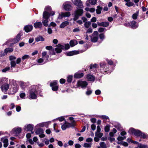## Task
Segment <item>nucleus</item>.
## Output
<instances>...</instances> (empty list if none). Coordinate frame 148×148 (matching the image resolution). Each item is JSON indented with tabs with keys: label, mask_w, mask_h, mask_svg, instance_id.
I'll list each match as a JSON object with an SVG mask.
<instances>
[{
	"label": "nucleus",
	"mask_w": 148,
	"mask_h": 148,
	"mask_svg": "<svg viewBox=\"0 0 148 148\" xmlns=\"http://www.w3.org/2000/svg\"><path fill=\"white\" fill-rule=\"evenodd\" d=\"M45 10L43 14V19L42 20V23L43 25L47 27L48 26V18L51 15L53 16L55 14V12L54 11H52L50 14L49 12L51 10L50 7L48 6L45 8Z\"/></svg>",
	"instance_id": "1"
},
{
	"label": "nucleus",
	"mask_w": 148,
	"mask_h": 148,
	"mask_svg": "<svg viewBox=\"0 0 148 148\" xmlns=\"http://www.w3.org/2000/svg\"><path fill=\"white\" fill-rule=\"evenodd\" d=\"M40 92L38 86L34 85L31 86L29 91V99H36L37 98V95Z\"/></svg>",
	"instance_id": "2"
},
{
	"label": "nucleus",
	"mask_w": 148,
	"mask_h": 148,
	"mask_svg": "<svg viewBox=\"0 0 148 148\" xmlns=\"http://www.w3.org/2000/svg\"><path fill=\"white\" fill-rule=\"evenodd\" d=\"M128 132L130 134H134L136 136L139 137L140 138H145L147 137V135L145 134L142 133L139 130H136L133 128H131L129 130Z\"/></svg>",
	"instance_id": "3"
},
{
	"label": "nucleus",
	"mask_w": 148,
	"mask_h": 148,
	"mask_svg": "<svg viewBox=\"0 0 148 148\" xmlns=\"http://www.w3.org/2000/svg\"><path fill=\"white\" fill-rule=\"evenodd\" d=\"M100 65L101 69L102 71H104L105 72H107V73H110V72L108 71V69L109 68V66L106 64L104 62H101L100 63Z\"/></svg>",
	"instance_id": "4"
},
{
	"label": "nucleus",
	"mask_w": 148,
	"mask_h": 148,
	"mask_svg": "<svg viewBox=\"0 0 148 148\" xmlns=\"http://www.w3.org/2000/svg\"><path fill=\"white\" fill-rule=\"evenodd\" d=\"M83 10L82 9H77L75 10V16L73 18L74 21L76 20L79 16L82 15L83 13Z\"/></svg>",
	"instance_id": "5"
},
{
	"label": "nucleus",
	"mask_w": 148,
	"mask_h": 148,
	"mask_svg": "<svg viewBox=\"0 0 148 148\" xmlns=\"http://www.w3.org/2000/svg\"><path fill=\"white\" fill-rule=\"evenodd\" d=\"M72 3L75 5L78 6L77 8H79L82 9L83 8L84 6L82 4V2L80 0H71Z\"/></svg>",
	"instance_id": "6"
},
{
	"label": "nucleus",
	"mask_w": 148,
	"mask_h": 148,
	"mask_svg": "<svg viewBox=\"0 0 148 148\" xmlns=\"http://www.w3.org/2000/svg\"><path fill=\"white\" fill-rule=\"evenodd\" d=\"M9 88V85L8 83L4 84L1 87L2 91L5 94L7 93V91Z\"/></svg>",
	"instance_id": "7"
},
{
	"label": "nucleus",
	"mask_w": 148,
	"mask_h": 148,
	"mask_svg": "<svg viewBox=\"0 0 148 148\" xmlns=\"http://www.w3.org/2000/svg\"><path fill=\"white\" fill-rule=\"evenodd\" d=\"M88 84L87 82L85 81H79L77 83L78 86L81 87L82 88H85Z\"/></svg>",
	"instance_id": "8"
},
{
	"label": "nucleus",
	"mask_w": 148,
	"mask_h": 148,
	"mask_svg": "<svg viewBox=\"0 0 148 148\" xmlns=\"http://www.w3.org/2000/svg\"><path fill=\"white\" fill-rule=\"evenodd\" d=\"M71 15L70 12H62L61 14H60L58 16V18L59 19H61L63 17H69Z\"/></svg>",
	"instance_id": "9"
},
{
	"label": "nucleus",
	"mask_w": 148,
	"mask_h": 148,
	"mask_svg": "<svg viewBox=\"0 0 148 148\" xmlns=\"http://www.w3.org/2000/svg\"><path fill=\"white\" fill-rule=\"evenodd\" d=\"M57 82H58L57 81L55 80L51 83L50 85L52 87V89L53 90L55 91L58 89V86L56 85Z\"/></svg>",
	"instance_id": "10"
},
{
	"label": "nucleus",
	"mask_w": 148,
	"mask_h": 148,
	"mask_svg": "<svg viewBox=\"0 0 148 148\" xmlns=\"http://www.w3.org/2000/svg\"><path fill=\"white\" fill-rule=\"evenodd\" d=\"M19 88V87L17 85H14L12 88L10 89V92L9 94H13L16 93Z\"/></svg>",
	"instance_id": "11"
},
{
	"label": "nucleus",
	"mask_w": 148,
	"mask_h": 148,
	"mask_svg": "<svg viewBox=\"0 0 148 148\" xmlns=\"http://www.w3.org/2000/svg\"><path fill=\"white\" fill-rule=\"evenodd\" d=\"M63 6L64 9L66 11L71 10L72 8L71 5L67 2L64 3L63 4Z\"/></svg>",
	"instance_id": "12"
},
{
	"label": "nucleus",
	"mask_w": 148,
	"mask_h": 148,
	"mask_svg": "<svg viewBox=\"0 0 148 148\" xmlns=\"http://www.w3.org/2000/svg\"><path fill=\"white\" fill-rule=\"evenodd\" d=\"M1 141L3 143V146L4 147H6L8 145V140L6 137L1 138Z\"/></svg>",
	"instance_id": "13"
},
{
	"label": "nucleus",
	"mask_w": 148,
	"mask_h": 148,
	"mask_svg": "<svg viewBox=\"0 0 148 148\" xmlns=\"http://www.w3.org/2000/svg\"><path fill=\"white\" fill-rule=\"evenodd\" d=\"M22 131V129L20 127L14 128L11 131V132H14V134L16 136H18L19 134Z\"/></svg>",
	"instance_id": "14"
},
{
	"label": "nucleus",
	"mask_w": 148,
	"mask_h": 148,
	"mask_svg": "<svg viewBox=\"0 0 148 148\" xmlns=\"http://www.w3.org/2000/svg\"><path fill=\"white\" fill-rule=\"evenodd\" d=\"M34 125L32 124H29L25 126V130L27 131H32L33 129Z\"/></svg>",
	"instance_id": "15"
},
{
	"label": "nucleus",
	"mask_w": 148,
	"mask_h": 148,
	"mask_svg": "<svg viewBox=\"0 0 148 148\" xmlns=\"http://www.w3.org/2000/svg\"><path fill=\"white\" fill-rule=\"evenodd\" d=\"M62 45L60 44H58L56 46V47L55 48V51L57 53H59L62 52Z\"/></svg>",
	"instance_id": "16"
},
{
	"label": "nucleus",
	"mask_w": 148,
	"mask_h": 148,
	"mask_svg": "<svg viewBox=\"0 0 148 148\" xmlns=\"http://www.w3.org/2000/svg\"><path fill=\"white\" fill-rule=\"evenodd\" d=\"M21 33H18L16 36V37L12 40V42L14 43H16L18 42L21 39Z\"/></svg>",
	"instance_id": "17"
},
{
	"label": "nucleus",
	"mask_w": 148,
	"mask_h": 148,
	"mask_svg": "<svg viewBox=\"0 0 148 148\" xmlns=\"http://www.w3.org/2000/svg\"><path fill=\"white\" fill-rule=\"evenodd\" d=\"M79 52L78 51H71L69 52L66 53V54L68 56H71L79 54Z\"/></svg>",
	"instance_id": "18"
},
{
	"label": "nucleus",
	"mask_w": 148,
	"mask_h": 148,
	"mask_svg": "<svg viewBox=\"0 0 148 148\" xmlns=\"http://www.w3.org/2000/svg\"><path fill=\"white\" fill-rule=\"evenodd\" d=\"M130 27L133 29H135L137 28L138 26V24H136V22L133 21L130 22Z\"/></svg>",
	"instance_id": "19"
},
{
	"label": "nucleus",
	"mask_w": 148,
	"mask_h": 148,
	"mask_svg": "<svg viewBox=\"0 0 148 148\" xmlns=\"http://www.w3.org/2000/svg\"><path fill=\"white\" fill-rule=\"evenodd\" d=\"M33 26L31 25H28L24 27V29L26 32H28L32 31L33 29Z\"/></svg>",
	"instance_id": "20"
},
{
	"label": "nucleus",
	"mask_w": 148,
	"mask_h": 148,
	"mask_svg": "<svg viewBox=\"0 0 148 148\" xmlns=\"http://www.w3.org/2000/svg\"><path fill=\"white\" fill-rule=\"evenodd\" d=\"M97 0H88L86 1V4L87 6H89L90 5V4L88 3H89L91 5H95L97 3Z\"/></svg>",
	"instance_id": "21"
},
{
	"label": "nucleus",
	"mask_w": 148,
	"mask_h": 148,
	"mask_svg": "<svg viewBox=\"0 0 148 148\" xmlns=\"http://www.w3.org/2000/svg\"><path fill=\"white\" fill-rule=\"evenodd\" d=\"M70 125V123H66L62 126L61 128L63 130H65L67 128L71 127Z\"/></svg>",
	"instance_id": "22"
},
{
	"label": "nucleus",
	"mask_w": 148,
	"mask_h": 148,
	"mask_svg": "<svg viewBox=\"0 0 148 148\" xmlns=\"http://www.w3.org/2000/svg\"><path fill=\"white\" fill-rule=\"evenodd\" d=\"M86 79L89 81L93 82L95 79V77L92 75L88 74L86 76Z\"/></svg>",
	"instance_id": "23"
},
{
	"label": "nucleus",
	"mask_w": 148,
	"mask_h": 148,
	"mask_svg": "<svg viewBox=\"0 0 148 148\" xmlns=\"http://www.w3.org/2000/svg\"><path fill=\"white\" fill-rule=\"evenodd\" d=\"M13 51V49L12 48H7L5 49L4 50L3 53L1 56H4L6 55L8 52H11Z\"/></svg>",
	"instance_id": "24"
},
{
	"label": "nucleus",
	"mask_w": 148,
	"mask_h": 148,
	"mask_svg": "<svg viewBox=\"0 0 148 148\" xmlns=\"http://www.w3.org/2000/svg\"><path fill=\"white\" fill-rule=\"evenodd\" d=\"M97 23L99 26H102L105 27H107L109 25V23L108 22H103L101 23L98 22Z\"/></svg>",
	"instance_id": "25"
},
{
	"label": "nucleus",
	"mask_w": 148,
	"mask_h": 148,
	"mask_svg": "<svg viewBox=\"0 0 148 148\" xmlns=\"http://www.w3.org/2000/svg\"><path fill=\"white\" fill-rule=\"evenodd\" d=\"M69 120L71 121V123H70L71 124V127H74L75 125V122L74 120V118L73 117H70L69 118Z\"/></svg>",
	"instance_id": "26"
},
{
	"label": "nucleus",
	"mask_w": 148,
	"mask_h": 148,
	"mask_svg": "<svg viewBox=\"0 0 148 148\" xmlns=\"http://www.w3.org/2000/svg\"><path fill=\"white\" fill-rule=\"evenodd\" d=\"M34 26L36 28H41L42 27V25L41 22H36L34 23Z\"/></svg>",
	"instance_id": "27"
},
{
	"label": "nucleus",
	"mask_w": 148,
	"mask_h": 148,
	"mask_svg": "<svg viewBox=\"0 0 148 148\" xmlns=\"http://www.w3.org/2000/svg\"><path fill=\"white\" fill-rule=\"evenodd\" d=\"M69 24V22L66 21L63 22L60 25V27L62 28H64L65 26L68 25Z\"/></svg>",
	"instance_id": "28"
},
{
	"label": "nucleus",
	"mask_w": 148,
	"mask_h": 148,
	"mask_svg": "<svg viewBox=\"0 0 148 148\" xmlns=\"http://www.w3.org/2000/svg\"><path fill=\"white\" fill-rule=\"evenodd\" d=\"M84 74L82 73H76L75 74L74 77L75 78H80L83 77Z\"/></svg>",
	"instance_id": "29"
},
{
	"label": "nucleus",
	"mask_w": 148,
	"mask_h": 148,
	"mask_svg": "<svg viewBox=\"0 0 148 148\" xmlns=\"http://www.w3.org/2000/svg\"><path fill=\"white\" fill-rule=\"evenodd\" d=\"M37 62L38 63L37 64V65H42L44 64L45 63L44 62V60L42 58H40L37 60Z\"/></svg>",
	"instance_id": "30"
},
{
	"label": "nucleus",
	"mask_w": 148,
	"mask_h": 148,
	"mask_svg": "<svg viewBox=\"0 0 148 148\" xmlns=\"http://www.w3.org/2000/svg\"><path fill=\"white\" fill-rule=\"evenodd\" d=\"M77 43V41L75 40H72L70 41V44L71 47H73Z\"/></svg>",
	"instance_id": "31"
},
{
	"label": "nucleus",
	"mask_w": 148,
	"mask_h": 148,
	"mask_svg": "<svg viewBox=\"0 0 148 148\" xmlns=\"http://www.w3.org/2000/svg\"><path fill=\"white\" fill-rule=\"evenodd\" d=\"M35 40L37 42H38L40 41H43L44 40V39L43 37L41 36H38L36 38Z\"/></svg>",
	"instance_id": "32"
},
{
	"label": "nucleus",
	"mask_w": 148,
	"mask_h": 148,
	"mask_svg": "<svg viewBox=\"0 0 148 148\" xmlns=\"http://www.w3.org/2000/svg\"><path fill=\"white\" fill-rule=\"evenodd\" d=\"M98 38V36H92L91 37V41L93 42H97Z\"/></svg>",
	"instance_id": "33"
},
{
	"label": "nucleus",
	"mask_w": 148,
	"mask_h": 148,
	"mask_svg": "<svg viewBox=\"0 0 148 148\" xmlns=\"http://www.w3.org/2000/svg\"><path fill=\"white\" fill-rule=\"evenodd\" d=\"M46 123L45 122H43L39 123L36 125L35 127L36 128H38L43 127L45 125Z\"/></svg>",
	"instance_id": "34"
},
{
	"label": "nucleus",
	"mask_w": 148,
	"mask_h": 148,
	"mask_svg": "<svg viewBox=\"0 0 148 148\" xmlns=\"http://www.w3.org/2000/svg\"><path fill=\"white\" fill-rule=\"evenodd\" d=\"M35 133L36 134H40L42 133H44L42 129H38L36 130Z\"/></svg>",
	"instance_id": "35"
},
{
	"label": "nucleus",
	"mask_w": 148,
	"mask_h": 148,
	"mask_svg": "<svg viewBox=\"0 0 148 148\" xmlns=\"http://www.w3.org/2000/svg\"><path fill=\"white\" fill-rule=\"evenodd\" d=\"M92 143H84V147L86 148H90L91 147Z\"/></svg>",
	"instance_id": "36"
},
{
	"label": "nucleus",
	"mask_w": 148,
	"mask_h": 148,
	"mask_svg": "<svg viewBox=\"0 0 148 148\" xmlns=\"http://www.w3.org/2000/svg\"><path fill=\"white\" fill-rule=\"evenodd\" d=\"M62 49L63 50H67L69 49L70 48V46L69 44H64L63 45H62Z\"/></svg>",
	"instance_id": "37"
},
{
	"label": "nucleus",
	"mask_w": 148,
	"mask_h": 148,
	"mask_svg": "<svg viewBox=\"0 0 148 148\" xmlns=\"http://www.w3.org/2000/svg\"><path fill=\"white\" fill-rule=\"evenodd\" d=\"M91 22L90 21L86 22L84 24L85 27L86 28H88L91 25Z\"/></svg>",
	"instance_id": "38"
},
{
	"label": "nucleus",
	"mask_w": 148,
	"mask_h": 148,
	"mask_svg": "<svg viewBox=\"0 0 148 148\" xmlns=\"http://www.w3.org/2000/svg\"><path fill=\"white\" fill-rule=\"evenodd\" d=\"M138 147L139 148H146L147 147V145H143L141 143L139 144L138 145Z\"/></svg>",
	"instance_id": "39"
},
{
	"label": "nucleus",
	"mask_w": 148,
	"mask_h": 148,
	"mask_svg": "<svg viewBox=\"0 0 148 148\" xmlns=\"http://www.w3.org/2000/svg\"><path fill=\"white\" fill-rule=\"evenodd\" d=\"M95 136L99 138H101L103 136V133H95Z\"/></svg>",
	"instance_id": "40"
},
{
	"label": "nucleus",
	"mask_w": 148,
	"mask_h": 148,
	"mask_svg": "<svg viewBox=\"0 0 148 148\" xmlns=\"http://www.w3.org/2000/svg\"><path fill=\"white\" fill-rule=\"evenodd\" d=\"M49 58V56L47 55L46 56H45L44 57H42V58L43 59V60H44V62L46 63L48 61V60Z\"/></svg>",
	"instance_id": "41"
},
{
	"label": "nucleus",
	"mask_w": 148,
	"mask_h": 148,
	"mask_svg": "<svg viewBox=\"0 0 148 148\" xmlns=\"http://www.w3.org/2000/svg\"><path fill=\"white\" fill-rule=\"evenodd\" d=\"M102 9V8L100 6H98L97 8V9L96 10V12L97 14H100L101 13V10Z\"/></svg>",
	"instance_id": "42"
},
{
	"label": "nucleus",
	"mask_w": 148,
	"mask_h": 148,
	"mask_svg": "<svg viewBox=\"0 0 148 148\" xmlns=\"http://www.w3.org/2000/svg\"><path fill=\"white\" fill-rule=\"evenodd\" d=\"M20 97L22 99H25V98L26 95L24 92H21L19 95Z\"/></svg>",
	"instance_id": "43"
},
{
	"label": "nucleus",
	"mask_w": 148,
	"mask_h": 148,
	"mask_svg": "<svg viewBox=\"0 0 148 148\" xmlns=\"http://www.w3.org/2000/svg\"><path fill=\"white\" fill-rule=\"evenodd\" d=\"M8 81V79L5 77H3L1 79V82L4 83L7 82Z\"/></svg>",
	"instance_id": "44"
},
{
	"label": "nucleus",
	"mask_w": 148,
	"mask_h": 148,
	"mask_svg": "<svg viewBox=\"0 0 148 148\" xmlns=\"http://www.w3.org/2000/svg\"><path fill=\"white\" fill-rule=\"evenodd\" d=\"M100 145L102 148H106V146L103 142H101L100 143Z\"/></svg>",
	"instance_id": "45"
},
{
	"label": "nucleus",
	"mask_w": 148,
	"mask_h": 148,
	"mask_svg": "<svg viewBox=\"0 0 148 148\" xmlns=\"http://www.w3.org/2000/svg\"><path fill=\"white\" fill-rule=\"evenodd\" d=\"M72 78H73V76L72 75H69L67 77V82H71L72 80Z\"/></svg>",
	"instance_id": "46"
},
{
	"label": "nucleus",
	"mask_w": 148,
	"mask_h": 148,
	"mask_svg": "<svg viewBox=\"0 0 148 148\" xmlns=\"http://www.w3.org/2000/svg\"><path fill=\"white\" fill-rule=\"evenodd\" d=\"M9 60L11 61H14L16 59V58L14 56H9Z\"/></svg>",
	"instance_id": "47"
},
{
	"label": "nucleus",
	"mask_w": 148,
	"mask_h": 148,
	"mask_svg": "<svg viewBox=\"0 0 148 148\" xmlns=\"http://www.w3.org/2000/svg\"><path fill=\"white\" fill-rule=\"evenodd\" d=\"M125 5L129 7L133 6L134 5V4L133 3L129 1V2H127Z\"/></svg>",
	"instance_id": "48"
},
{
	"label": "nucleus",
	"mask_w": 148,
	"mask_h": 148,
	"mask_svg": "<svg viewBox=\"0 0 148 148\" xmlns=\"http://www.w3.org/2000/svg\"><path fill=\"white\" fill-rule=\"evenodd\" d=\"M10 64L11 68L14 67L16 65L15 61H11Z\"/></svg>",
	"instance_id": "49"
},
{
	"label": "nucleus",
	"mask_w": 148,
	"mask_h": 148,
	"mask_svg": "<svg viewBox=\"0 0 148 148\" xmlns=\"http://www.w3.org/2000/svg\"><path fill=\"white\" fill-rule=\"evenodd\" d=\"M105 131L106 132H108L110 130V126L108 125H106L105 127Z\"/></svg>",
	"instance_id": "50"
},
{
	"label": "nucleus",
	"mask_w": 148,
	"mask_h": 148,
	"mask_svg": "<svg viewBox=\"0 0 148 148\" xmlns=\"http://www.w3.org/2000/svg\"><path fill=\"white\" fill-rule=\"evenodd\" d=\"M97 66V64H91L90 66V69H92L94 68H96Z\"/></svg>",
	"instance_id": "51"
},
{
	"label": "nucleus",
	"mask_w": 148,
	"mask_h": 148,
	"mask_svg": "<svg viewBox=\"0 0 148 148\" xmlns=\"http://www.w3.org/2000/svg\"><path fill=\"white\" fill-rule=\"evenodd\" d=\"M106 29L102 27H100L98 31L99 32H102L105 30H106Z\"/></svg>",
	"instance_id": "52"
},
{
	"label": "nucleus",
	"mask_w": 148,
	"mask_h": 148,
	"mask_svg": "<svg viewBox=\"0 0 148 148\" xmlns=\"http://www.w3.org/2000/svg\"><path fill=\"white\" fill-rule=\"evenodd\" d=\"M10 69V68L9 67H6L5 68L3 69L2 70V72L3 73H5L7 71L9 70Z\"/></svg>",
	"instance_id": "53"
},
{
	"label": "nucleus",
	"mask_w": 148,
	"mask_h": 148,
	"mask_svg": "<svg viewBox=\"0 0 148 148\" xmlns=\"http://www.w3.org/2000/svg\"><path fill=\"white\" fill-rule=\"evenodd\" d=\"M21 87L22 88H24L25 87V84L24 82H21L20 84Z\"/></svg>",
	"instance_id": "54"
},
{
	"label": "nucleus",
	"mask_w": 148,
	"mask_h": 148,
	"mask_svg": "<svg viewBox=\"0 0 148 148\" xmlns=\"http://www.w3.org/2000/svg\"><path fill=\"white\" fill-rule=\"evenodd\" d=\"M92 92V90H88L86 91V94L87 95H89L91 94Z\"/></svg>",
	"instance_id": "55"
},
{
	"label": "nucleus",
	"mask_w": 148,
	"mask_h": 148,
	"mask_svg": "<svg viewBox=\"0 0 148 148\" xmlns=\"http://www.w3.org/2000/svg\"><path fill=\"white\" fill-rule=\"evenodd\" d=\"M29 58V55H26L23 56L22 57V59L23 60H24L25 59H28Z\"/></svg>",
	"instance_id": "56"
},
{
	"label": "nucleus",
	"mask_w": 148,
	"mask_h": 148,
	"mask_svg": "<svg viewBox=\"0 0 148 148\" xmlns=\"http://www.w3.org/2000/svg\"><path fill=\"white\" fill-rule=\"evenodd\" d=\"M99 38L102 40L104 38L105 36L103 34H101L99 35Z\"/></svg>",
	"instance_id": "57"
},
{
	"label": "nucleus",
	"mask_w": 148,
	"mask_h": 148,
	"mask_svg": "<svg viewBox=\"0 0 148 148\" xmlns=\"http://www.w3.org/2000/svg\"><path fill=\"white\" fill-rule=\"evenodd\" d=\"M138 14L137 13H134L132 15V18L134 19H136L137 18Z\"/></svg>",
	"instance_id": "58"
},
{
	"label": "nucleus",
	"mask_w": 148,
	"mask_h": 148,
	"mask_svg": "<svg viewBox=\"0 0 148 148\" xmlns=\"http://www.w3.org/2000/svg\"><path fill=\"white\" fill-rule=\"evenodd\" d=\"M101 91L99 89L96 90L95 92V94L97 95H100L101 94Z\"/></svg>",
	"instance_id": "59"
},
{
	"label": "nucleus",
	"mask_w": 148,
	"mask_h": 148,
	"mask_svg": "<svg viewBox=\"0 0 148 148\" xmlns=\"http://www.w3.org/2000/svg\"><path fill=\"white\" fill-rule=\"evenodd\" d=\"M74 144V142L73 141L71 140H69L68 141L69 145L70 146H72Z\"/></svg>",
	"instance_id": "60"
},
{
	"label": "nucleus",
	"mask_w": 148,
	"mask_h": 148,
	"mask_svg": "<svg viewBox=\"0 0 148 148\" xmlns=\"http://www.w3.org/2000/svg\"><path fill=\"white\" fill-rule=\"evenodd\" d=\"M57 119H58L60 121H62L64 120V118L63 117L61 116L56 119V120Z\"/></svg>",
	"instance_id": "61"
},
{
	"label": "nucleus",
	"mask_w": 148,
	"mask_h": 148,
	"mask_svg": "<svg viewBox=\"0 0 148 148\" xmlns=\"http://www.w3.org/2000/svg\"><path fill=\"white\" fill-rule=\"evenodd\" d=\"M91 128L93 130H94L96 129V126L94 124H93L91 125Z\"/></svg>",
	"instance_id": "62"
},
{
	"label": "nucleus",
	"mask_w": 148,
	"mask_h": 148,
	"mask_svg": "<svg viewBox=\"0 0 148 148\" xmlns=\"http://www.w3.org/2000/svg\"><path fill=\"white\" fill-rule=\"evenodd\" d=\"M47 32L49 34H51L52 33V31L51 28H49L48 29Z\"/></svg>",
	"instance_id": "63"
},
{
	"label": "nucleus",
	"mask_w": 148,
	"mask_h": 148,
	"mask_svg": "<svg viewBox=\"0 0 148 148\" xmlns=\"http://www.w3.org/2000/svg\"><path fill=\"white\" fill-rule=\"evenodd\" d=\"M107 62L108 64L110 65H112L113 64V62L111 60H107Z\"/></svg>",
	"instance_id": "64"
}]
</instances>
